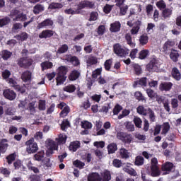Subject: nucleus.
<instances>
[{
	"label": "nucleus",
	"mask_w": 181,
	"mask_h": 181,
	"mask_svg": "<svg viewBox=\"0 0 181 181\" xmlns=\"http://www.w3.org/2000/svg\"><path fill=\"white\" fill-rule=\"evenodd\" d=\"M148 40L149 37H148V34H143L139 37V42L141 46H145V45H147Z\"/></svg>",
	"instance_id": "obj_39"
},
{
	"label": "nucleus",
	"mask_w": 181,
	"mask_h": 181,
	"mask_svg": "<svg viewBox=\"0 0 181 181\" xmlns=\"http://www.w3.org/2000/svg\"><path fill=\"white\" fill-rule=\"evenodd\" d=\"M171 74L173 76V78L174 80H176V81H180V80L181 79V74L177 68H173Z\"/></svg>",
	"instance_id": "obj_21"
},
{
	"label": "nucleus",
	"mask_w": 181,
	"mask_h": 181,
	"mask_svg": "<svg viewBox=\"0 0 181 181\" xmlns=\"http://www.w3.org/2000/svg\"><path fill=\"white\" fill-rule=\"evenodd\" d=\"M76 86L73 84H69L64 88V91H66V93H74L76 91Z\"/></svg>",
	"instance_id": "obj_48"
},
{
	"label": "nucleus",
	"mask_w": 181,
	"mask_h": 181,
	"mask_svg": "<svg viewBox=\"0 0 181 181\" xmlns=\"http://www.w3.org/2000/svg\"><path fill=\"white\" fill-rule=\"evenodd\" d=\"M54 35V32L52 30H44L39 34L40 39H47L52 37Z\"/></svg>",
	"instance_id": "obj_14"
},
{
	"label": "nucleus",
	"mask_w": 181,
	"mask_h": 181,
	"mask_svg": "<svg viewBox=\"0 0 181 181\" xmlns=\"http://www.w3.org/2000/svg\"><path fill=\"white\" fill-rule=\"evenodd\" d=\"M98 62V59L94 56L88 57V59L86 60V63L88 66H93V64H97Z\"/></svg>",
	"instance_id": "obj_40"
},
{
	"label": "nucleus",
	"mask_w": 181,
	"mask_h": 181,
	"mask_svg": "<svg viewBox=\"0 0 181 181\" xmlns=\"http://www.w3.org/2000/svg\"><path fill=\"white\" fill-rule=\"evenodd\" d=\"M125 40H127V45H129L131 47H135V43L132 42V36H131V34H126Z\"/></svg>",
	"instance_id": "obj_52"
},
{
	"label": "nucleus",
	"mask_w": 181,
	"mask_h": 181,
	"mask_svg": "<svg viewBox=\"0 0 181 181\" xmlns=\"http://www.w3.org/2000/svg\"><path fill=\"white\" fill-rule=\"evenodd\" d=\"M110 180H111V172L106 170L102 173V181Z\"/></svg>",
	"instance_id": "obj_43"
},
{
	"label": "nucleus",
	"mask_w": 181,
	"mask_h": 181,
	"mask_svg": "<svg viewBox=\"0 0 181 181\" xmlns=\"http://www.w3.org/2000/svg\"><path fill=\"white\" fill-rule=\"evenodd\" d=\"M45 26H53V21L47 18L43 21L42 22L38 23L37 28L38 29H42L45 28Z\"/></svg>",
	"instance_id": "obj_24"
},
{
	"label": "nucleus",
	"mask_w": 181,
	"mask_h": 181,
	"mask_svg": "<svg viewBox=\"0 0 181 181\" xmlns=\"http://www.w3.org/2000/svg\"><path fill=\"white\" fill-rule=\"evenodd\" d=\"M33 64V59L28 57H23L19 58L17 60V64L19 67H24V69H28L32 66Z\"/></svg>",
	"instance_id": "obj_4"
},
{
	"label": "nucleus",
	"mask_w": 181,
	"mask_h": 181,
	"mask_svg": "<svg viewBox=\"0 0 181 181\" xmlns=\"http://www.w3.org/2000/svg\"><path fill=\"white\" fill-rule=\"evenodd\" d=\"M173 12V10L172 8H165L162 10V17L164 18V19H168V18H170V16H172Z\"/></svg>",
	"instance_id": "obj_25"
},
{
	"label": "nucleus",
	"mask_w": 181,
	"mask_h": 181,
	"mask_svg": "<svg viewBox=\"0 0 181 181\" xmlns=\"http://www.w3.org/2000/svg\"><path fill=\"white\" fill-rule=\"evenodd\" d=\"M173 168H175V165H173L171 162H165L161 165V170L163 172V175H169L172 170H173Z\"/></svg>",
	"instance_id": "obj_9"
},
{
	"label": "nucleus",
	"mask_w": 181,
	"mask_h": 181,
	"mask_svg": "<svg viewBox=\"0 0 181 181\" xmlns=\"http://www.w3.org/2000/svg\"><path fill=\"white\" fill-rule=\"evenodd\" d=\"M110 32H119L121 30V23L119 21H115L110 24Z\"/></svg>",
	"instance_id": "obj_22"
},
{
	"label": "nucleus",
	"mask_w": 181,
	"mask_h": 181,
	"mask_svg": "<svg viewBox=\"0 0 181 181\" xmlns=\"http://www.w3.org/2000/svg\"><path fill=\"white\" fill-rule=\"evenodd\" d=\"M81 145V143L78 141H73L69 145V151H72L73 152H76L78 148H80V146Z\"/></svg>",
	"instance_id": "obj_31"
},
{
	"label": "nucleus",
	"mask_w": 181,
	"mask_h": 181,
	"mask_svg": "<svg viewBox=\"0 0 181 181\" xmlns=\"http://www.w3.org/2000/svg\"><path fill=\"white\" fill-rule=\"evenodd\" d=\"M21 79L24 83H30L32 81V72L25 71L21 75Z\"/></svg>",
	"instance_id": "obj_15"
},
{
	"label": "nucleus",
	"mask_w": 181,
	"mask_h": 181,
	"mask_svg": "<svg viewBox=\"0 0 181 181\" xmlns=\"http://www.w3.org/2000/svg\"><path fill=\"white\" fill-rule=\"evenodd\" d=\"M40 66L42 71L45 70H49V69H52L53 67V63L49 61H45L40 64Z\"/></svg>",
	"instance_id": "obj_30"
},
{
	"label": "nucleus",
	"mask_w": 181,
	"mask_h": 181,
	"mask_svg": "<svg viewBox=\"0 0 181 181\" xmlns=\"http://www.w3.org/2000/svg\"><path fill=\"white\" fill-rule=\"evenodd\" d=\"M103 177L98 173H92L88 176V181H102Z\"/></svg>",
	"instance_id": "obj_19"
},
{
	"label": "nucleus",
	"mask_w": 181,
	"mask_h": 181,
	"mask_svg": "<svg viewBox=\"0 0 181 181\" xmlns=\"http://www.w3.org/2000/svg\"><path fill=\"white\" fill-rule=\"evenodd\" d=\"M81 75V74L80 71L75 69L71 71L68 78L70 81H76V80H78Z\"/></svg>",
	"instance_id": "obj_18"
},
{
	"label": "nucleus",
	"mask_w": 181,
	"mask_h": 181,
	"mask_svg": "<svg viewBox=\"0 0 181 181\" xmlns=\"http://www.w3.org/2000/svg\"><path fill=\"white\" fill-rule=\"evenodd\" d=\"M145 162V159L141 156H137L135 158L134 165L136 166H142Z\"/></svg>",
	"instance_id": "obj_44"
},
{
	"label": "nucleus",
	"mask_w": 181,
	"mask_h": 181,
	"mask_svg": "<svg viewBox=\"0 0 181 181\" xmlns=\"http://www.w3.org/2000/svg\"><path fill=\"white\" fill-rule=\"evenodd\" d=\"M11 23V18L9 17H5L4 18L0 19V28H4V26H6V25H9Z\"/></svg>",
	"instance_id": "obj_50"
},
{
	"label": "nucleus",
	"mask_w": 181,
	"mask_h": 181,
	"mask_svg": "<svg viewBox=\"0 0 181 181\" xmlns=\"http://www.w3.org/2000/svg\"><path fill=\"white\" fill-rule=\"evenodd\" d=\"M1 56L3 60L6 61L12 57V52L11 51H8V49H4L1 51Z\"/></svg>",
	"instance_id": "obj_35"
},
{
	"label": "nucleus",
	"mask_w": 181,
	"mask_h": 181,
	"mask_svg": "<svg viewBox=\"0 0 181 181\" xmlns=\"http://www.w3.org/2000/svg\"><path fill=\"white\" fill-rule=\"evenodd\" d=\"M8 139H2L0 141V151L1 153H5L6 151H8V146H9V144H8Z\"/></svg>",
	"instance_id": "obj_17"
},
{
	"label": "nucleus",
	"mask_w": 181,
	"mask_h": 181,
	"mask_svg": "<svg viewBox=\"0 0 181 181\" xmlns=\"http://www.w3.org/2000/svg\"><path fill=\"white\" fill-rule=\"evenodd\" d=\"M147 115H148L150 122H155V121H156V115H155V112H153L151 107L147 109Z\"/></svg>",
	"instance_id": "obj_36"
},
{
	"label": "nucleus",
	"mask_w": 181,
	"mask_h": 181,
	"mask_svg": "<svg viewBox=\"0 0 181 181\" xmlns=\"http://www.w3.org/2000/svg\"><path fill=\"white\" fill-rule=\"evenodd\" d=\"M16 158V155L15 153H11L8 155L6 159L7 160V163L8 165H11L13 160Z\"/></svg>",
	"instance_id": "obj_62"
},
{
	"label": "nucleus",
	"mask_w": 181,
	"mask_h": 181,
	"mask_svg": "<svg viewBox=\"0 0 181 181\" xmlns=\"http://www.w3.org/2000/svg\"><path fill=\"white\" fill-rule=\"evenodd\" d=\"M118 149L117 146V144L115 143H111L107 146V152L109 155H111L112 153H115V151Z\"/></svg>",
	"instance_id": "obj_37"
},
{
	"label": "nucleus",
	"mask_w": 181,
	"mask_h": 181,
	"mask_svg": "<svg viewBox=\"0 0 181 181\" xmlns=\"http://www.w3.org/2000/svg\"><path fill=\"white\" fill-rule=\"evenodd\" d=\"M67 67L66 66H61L57 69V85L60 86L61 84H64V81H66V78L67 76Z\"/></svg>",
	"instance_id": "obj_1"
},
{
	"label": "nucleus",
	"mask_w": 181,
	"mask_h": 181,
	"mask_svg": "<svg viewBox=\"0 0 181 181\" xmlns=\"http://www.w3.org/2000/svg\"><path fill=\"white\" fill-rule=\"evenodd\" d=\"M8 83L10 86V87H13L16 90V91H21L22 87H21L18 82H16V80L13 78H10L8 79Z\"/></svg>",
	"instance_id": "obj_16"
},
{
	"label": "nucleus",
	"mask_w": 181,
	"mask_h": 181,
	"mask_svg": "<svg viewBox=\"0 0 181 181\" xmlns=\"http://www.w3.org/2000/svg\"><path fill=\"white\" fill-rule=\"evenodd\" d=\"M175 45V41H173V40L166 41L163 46V53H165V54H168V52H170V51L172 52V50H175V49H173Z\"/></svg>",
	"instance_id": "obj_11"
},
{
	"label": "nucleus",
	"mask_w": 181,
	"mask_h": 181,
	"mask_svg": "<svg viewBox=\"0 0 181 181\" xmlns=\"http://www.w3.org/2000/svg\"><path fill=\"white\" fill-rule=\"evenodd\" d=\"M111 66H112V59H107L104 63V67L106 71H111Z\"/></svg>",
	"instance_id": "obj_49"
},
{
	"label": "nucleus",
	"mask_w": 181,
	"mask_h": 181,
	"mask_svg": "<svg viewBox=\"0 0 181 181\" xmlns=\"http://www.w3.org/2000/svg\"><path fill=\"white\" fill-rule=\"evenodd\" d=\"M69 112H70V107H69V105H66L59 113V117L61 118H64L65 117H67V115H69Z\"/></svg>",
	"instance_id": "obj_42"
},
{
	"label": "nucleus",
	"mask_w": 181,
	"mask_h": 181,
	"mask_svg": "<svg viewBox=\"0 0 181 181\" xmlns=\"http://www.w3.org/2000/svg\"><path fill=\"white\" fill-rule=\"evenodd\" d=\"M134 98L137 101H141V103H146V98L142 94V92L138 90L134 93Z\"/></svg>",
	"instance_id": "obj_27"
},
{
	"label": "nucleus",
	"mask_w": 181,
	"mask_h": 181,
	"mask_svg": "<svg viewBox=\"0 0 181 181\" xmlns=\"http://www.w3.org/2000/svg\"><path fill=\"white\" fill-rule=\"evenodd\" d=\"M156 5L160 11H163V9L166 8V3L163 0L158 1Z\"/></svg>",
	"instance_id": "obj_56"
},
{
	"label": "nucleus",
	"mask_w": 181,
	"mask_h": 181,
	"mask_svg": "<svg viewBox=\"0 0 181 181\" xmlns=\"http://www.w3.org/2000/svg\"><path fill=\"white\" fill-rule=\"evenodd\" d=\"M73 165H75L76 168H78V169H83L84 166H86V163L80 161V160L74 161Z\"/></svg>",
	"instance_id": "obj_59"
},
{
	"label": "nucleus",
	"mask_w": 181,
	"mask_h": 181,
	"mask_svg": "<svg viewBox=\"0 0 181 181\" xmlns=\"http://www.w3.org/2000/svg\"><path fill=\"white\" fill-rule=\"evenodd\" d=\"M119 153L122 159H128L129 158V153L126 148H121L119 151Z\"/></svg>",
	"instance_id": "obj_47"
},
{
	"label": "nucleus",
	"mask_w": 181,
	"mask_h": 181,
	"mask_svg": "<svg viewBox=\"0 0 181 181\" xmlns=\"http://www.w3.org/2000/svg\"><path fill=\"white\" fill-rule=\"evenodd\" d=\"M28 19V16L23 13H21L13 18L14 22H25V21Z\"/></svg>",
	"instance_id": "obj_28"
},
{
	"label": "nucleus",
	"mask_w": 181,
	"mask_h": 181,
	"mask_svg": "<svg viewBox=\"0 0 181 181\" xmlns=\"http://www.w3.org/2000/svg\"><path fill=\"white\" fill-rule=\"evenodd\" d=\"M132 67L136 76H141V74H142V67L139 64H134Z\"/></svg>",
	"instance_id": "obj_29"
},
{
	"label": "nucleus",
	"mask_w": 181,
	"mask_h": 181,
	"mask_svg": "<svg viewBox=\"0 0 181 181\" xmlns=\"http://www.w3.org/2000/svg\"><path fill=\"white\" fill-rule=\"evenodd\" d=\"M23 28V25L21 23H16L13 25V27L11 28L12 32H16V30L19 29H22Z\"/></svg>",
	"instance_id": "obj_64"
},
{
	"label": "nucleus",
	"mask_w": 181,
	"mask_h": 181,
	"mask_svg": "<svg viewBox=\"0 0 181 181\" xmlns=\"http://www.w3.org/2000/svg\"><path fill=\"white\" fill-rule=\"evenodd\" d=\"M97 19H98V13L97 11H92L88 19L89 22L97 21Z\"/></svg>",
	"instance_id": "obj_60"
},
{
	"label": "nucleus",
	"mask_w": 181,
	"mask_h": 181,
	"mask_svg": "<svg viewBox=\"0 0 181 181\" xmlns=\"http://www.w3.org/2000/svg\"><path fill=\"white\" fill-rule=\"evenodd\" d=\"M67 60L74 64V66H78L80 64V60H78V57L76 56L69 55Z\"/></svg>",
	"instance_id": "obj_34"
},
{
	"label": "nucleus",
	"mask_w": 181,
	"mask_h": 181,
	"mask_svg": "<svg viewBox=\"0 0 181 181\" xmlns=\"http://www.w3.org/2000/svg\"><path fill=\"white\" fill-rule=\"evenodd\" d=\"M69 50V45L67 44L62 45L57 51V54H63Z\"/></svg>",
	"instance_id": "obj_45"
},
{
	"label": "nucleus",
	"mask_w": 181,
	"mask_h": 181,
	"mask_svg": "<svg viewBox=\"0 0 181 181\" xmlns=\"http://www.w3.org/2000/svg\"><path fill=\"white\" fill-rule=\"evenodd\" d=\"M81 127L84 129H91L93 128V124L88 121L81 122Z\"/></svg>",
	"instance_id": "obj_58"
},
{
	"label": "nucleus",
	"mask_w": 181,
	"mask_h": 181,
	"mask_svg": "<svg viewBox=\"0 0 181 181\" xmlns=\"http://www.w3.org/2000/svg\"><path fill=\"white\" fill-rule=\"evenodd\" d=\"M179 56H180V54H179L177 50L172 49L170 54V58L171 60H173V62H174V63H177V62L179 60Z\"/></svg>",
	"instance_id": "obj_32"
},
{
	"label": "nucleus",
	"mask_w": 181,
	"mask_h": 181,
	"mask_svg": "<svg viewBox=\"0 0 181 181\" xmlns=\"http://www.w3.org/2000/svg\"><path fill=\"white\" fill-rule=\"evenodd\" d=\"M26 145V151L29 154L36 153L37 151H39V146H37V143L35 142V139L32 137L28 141L25 142Z\"/></svg>",
	"instance_id": "obj_2"
},
{
	"label": "nucleus",
	"mask_w": 181,
	"mask_h": 181,
	"mask_svg": "<svg viewBox=\"0 0 181 181\" xmlns=\"http://www.w3.org/2000/svg\"><path fill=\"white\" fill-rule=\"evenodd\" d=\"M151 176L153 177H158V176H160V171L159 170V167L158 166V158H153L151 160Z\"/></svg>",
	"instance_id": "obj_3"
},
{
	"label": "nucleus",
	"mask_w": 181,
	"mask_h": 181,
	"mask_svg": "<svg viewBox=\"0 0 181 181\" xmlns=\"http://www.w3.org/2000/svg\"><path fill=\"white\" fill-rule=\"evenodd\" d=\"M147 71H158L159 70V64L158 63V59L153 58L149 63L146 65Z\"/></svg>",
	"instance_id": "obj_8"
},
{
	"label": "nucleus",
	"mask_w": 181,
	"mask_h": 181,
	"mask_svg": "<svg viewBox=\"0 0 181 181\" xmlns=\"http://www.w3.org/2000/svg\"><path fill=\"white\" fill-rule=\"evenodd\" d=\"M33 159L37 162L43 161V159H45V151L41 150L40 151H38L36 154L34 155Z\"/></svg>",
	"instance_id": "obj_26"
},
{
	"label": "nucleus",
	"mask_w": 181,
	"mask_h": 181,
	"mask_svg": "<svg viewBox=\"0 0 181 181\" xmlns=\"http://www.w3.org/2000/svg\"><path fill=\"white\" fill-rule=\"evenodd\" d=\"M148 56H149V50L148 49H142L139 53V59H140V60L145 59V58L148 57Z\"/></svg>",
	"instance_id": "obj_46"
},
{
	"label": "nucleus",
	"mask_w": 181,
	"mask_h": 181,
	"mask_svg": "<svg viewBox=\"0 0 181 181\" xmlns=\"http://www.w3.org/2000/svg\"><path fill=\"white\" fill-rule=\"evenodd\" d=\"M28 37L29 35L25 32L15 36V38L17 39V40H21V42H25V40H27Z\"/></svg>",
	"instance_id": "obj_41"
},
{
	"label": "nucleus",
	"mask_w": 181,
	"mask_h": 181,
	"mask_svg": "<svg viewBox=\"0 0 181 181\" xmlns=\"http://www.w3.org/2000/svg\"><path fill=\"white\" fill-rule=\"evenodd\" d=\"M45 11V6L42 4H37L33 7V13L35 15H39L40 12H43Z\"/></svg>",
	"instance_id": "obj_38"
},
{
	"label": "nucleus",
	"mask_w": 181,
	"mask_h": 181,
	"mask_svg": "<svg viewBox=\"0 0 181 181\" xmlns=\"http://www.w3.org/2000/svg\"><path fill=\"white\" fill-rule=\"evenodd\" d=\"M133 122L136 128H142V119L140 117H134Z\"/></svg>",
	"instance_id": "obj_55"
},
{
	"label": "nucleus",
	"mask_w": 181,
	"mask_h": 181,
	"mask_svg": "<svg viewBox=\"0 0 181 181\" xmlns=\"http://www.w3.org/2000/svg\"><path fill=\"white\" fill-rule=\"evenodd\" d=\"M113 50L114 53L117 56H119V57H125V56H127L129 52V50L122 48L119 43L113 45Z\"/></svg>",
	"instance_id": "obj_7"
},
{
	"label": "nucleus",
	"mask_w": 181,
	"mask_h": 181,
	"mask_svg": "<svg viewBox=\"0 0 181 181\" xmlns=\"http://www.w3.org/2000/svg\"><path fill=\"white\" fill-rule=\"evenodd\" d=\"M170 130V124H169V122H165L163 125V129H162V135H166L168 132Z\"/></svg>",
	"instance_id": "obj_53"
},
{
	"label": "nucleus",
	"mask_w": 181,
	"mask_h": 181,
	"mask_svg": "<svg viewBox=\"0 0 181 181\" xmlns=\"http://www.w3.org/2000/svg\"><path fill=\"white\" fill-rule=\"evenodd\" d=\"M173 87L172 82H163L159 85L160 91H170Z\"/></svg>",
	"instance_id": "obj_13"
},
{
	"label": "nucleus",
	"mask_w": 181,
	"mask_h": 181,
	"mask_svg": "<svg viewBox=\"0 0 181 181\" xmlns=\"http://www.w3.org/2000/svg\"><path fill=\"white\" fill-rule=\"evenodd\" d=\"M121 111H122V106L119 104H117L113 108V115H118Z\"/></svg>",
	"instance_id": "obj_61"
},
{
	"label": "nucleus",
	"mask_w": 181,
	"mask_h": 181,
	"mask_svg": "<svg viewBox=\"0 0 181 181\" xmlns=\"http://www.w3.org/2000/svg\"><path fill=\"white\" fill-rule=\"evenodd\" d=\"M95 8V3L90 1L89 0H83L78 4V11L81 9H94Z\"/></svg>",
	"instance_id": "obj_6"
},
{
	"label": "nucleus",
	"mask_w": 181,
	"mask_h": 181,
	"mask_svg": "<svg viewBox=\"0 0 181 181\" xmlns=\"http://www.w3.org/2000/svg\"><path fill=\"white\" fill-rule=\"evenodd\" d=\"M62 8H63V4L53 2L49 5L48 9H62Z\"/></svg>",
	"instance_id": "obj_51"
},
{
	"label": "nucleus",
	"mask_w": 181,
	"mask_h": 181,
	"mask_svg": "<svg viewBox=\"0 0 181 181\" xmlns=\"http://www.w3.org/2000/svg\"><path fill=\"white\" fill-rule=\"evenodd\" d=\"M136 112L139 114V115L146 117V115H148V109L145 108L144 105H139L136 108Z\"/></svg>",
	"instance_id": "obj_33"
},
{
	"label": "nucleus",
	"mask_w": 181,
	"mask_h": 181,
	"mask_svg": "<svg viewBox=\"0 0 181 181\" xmlns=\"http://www.w3.org/2000/svg\"><path fill=\"white\" fill-rule=\"evenodd\" d=\"M146 93L148 95V97H149V98L153 99L156 97V95H158V93H156V92H155V90L151 89V88H148L146 90Z\"/></svg>",
	"instance_id": "obj_54"
},
{
	"label": "nucleus",
	"mask_w": 181,
	"mask_h": 181,
	"mask_svg": "<svg viewBox=\"0 0 181 181\" xmlns=\"http://www.w3.org/2000/svg\"><path fill=\"white\" fill-rule=\"evenodd\" d=\"M3 95L6 100H9L10 101H13V100L16 98V93L11 89H5L3 92Z\"/></svg>",
	"instance_id": "obj_10"
},
{
	"label": "nucleus",
	"mask_w": 181,
	"mask_h": 181,
	"mask_svg": "<svg viewBox=\"0 0 181 181\" xmlns=\"http://www.w3.org/2000/svg\"><path fill=\"white\" fill-rule=\"evenodd\" d=\"M117 139L123 142V144H128V145L132 142L133 139L132 135L122 132H117Z\"/></svg>",
	"instance_id": "obj_5"
},
{
	"label": "nucleus",
	"mask_w": 181,
	"mask_h": 181,
	"mask_svg": "<svg viewBox=\"0 0 181 181\" xmlns=\"http://www.w3.org/2000/svg\"><path fill=\"white\" fill-rule=\"evenodd\" d=\"M134 26H133L132 29L131 30V33L132 35H136L138 32H139V29H141V25H142V22L139 20H137L134 23Z\"/></svg>",
	"instance_id": "obj_23"
},
{
	"label": "nucleus",
	"mask_w": 181,
	"mask_h": 181,
	"mask_svg": "<svg viewBox=\"0 0 181 181\" xmlns=\"http://www.w3.org/2000/svg\"><path fill=\"white\" fill-rule=\"evenodd\" d=\"M129 165H131V163H127V166H125L122 168V170L124 172H126V173H128V175H130V176H136L138 175V173H136L135 169H134L132 168H129Z\"/></svg>",
	"instance_id": "obj_20"
},
{
	"label": "nucleus",
	"mask_w": 181,
	"mask_h": 181,
	"mask_svg": "<svg viewBox=\"0 0 181 181\" xmlns=\"http://www.w3.org/2000/svg\"><path fill=\"white\" fill-rule=\"evenodd\" d=\"M146 86H148L147 77L138 78V80L135 81L133 83L134 88H136V87H146Z\"/></svg>",
	"instance_id": "obj_12"
},
{
	"label": "nucleus",
	"mask_w": 181,
	"mask_h": 181,
	"mask_svg": "<svg viewBox=\"0 0 181 181\" xmlns=\"http://www.w3.org/2000/svg\"><path fill=\"white\" fill-rule=\"evenodd\" d=\"M112 165L115 168H121V166H122L123 163H122V161H121L120 160L115 158L112 160Z\"/></svg>",
	"instance_id": "obj_63"
},
{
	"label": "nucleus",
	"mask_w": 181,
	"mask_h": 181,
	"mask_svg": "<svg viewBox=\"0 0 181 181\" xmlns=\"http://www.w3.org/2000/svg\"><path fill=\"white\" fill-rule=\"evenodd\" d=\"M69 127H70V122H69V119H64L61 124V129L62 131H66Z\"/></svg>",
	"instance_id": "obj_57"
}]
</instances>
